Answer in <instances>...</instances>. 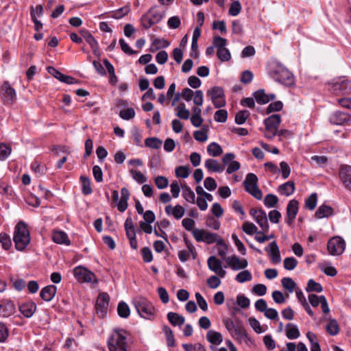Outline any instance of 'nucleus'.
Wrapping results in <instances>:
<instances>
[{"instance_id": "1", "label": "nucleus", "mask_w": 351, "mask_h": 351, "mask_svg": "<svg viewBox=\"0 0 351 351\" xmlns=\"http://www.w3.org/2000/svg\"><path fill=\"white\" fill-rule=\"evenodd\" d=\"M268 73L276 82L283 85L290 86L294 83L293 75L278 62L270 63Z\"/></svg>"}, {"instance_id": "2", "label": "nucleus", "mask_w": 351, "mask_h": 351, "mask_svg": "<svg viewBox=\"0 0 351 351\" xmlns=\"http://www.w3.org/2000/svg\"><path fill=\"white\" fill-rule=\"evenodd\" d=\"M13 240L15 247L19 251H23L30 242V234L26 224L21 221L14 228Z\"/></svg>"}, {"instance_id": "3", "label": "nucleus", "mask_w": 351, "mask_h": 351, "mask_svg": "<svg viewBox=\"0 0 351 351\" xmlns=\"http://www.w3.org/2000/svg\"><path fill=\"white\" fill-rule=\"evenodd\" d=\"M108 348L110 351H128L129 344L125 331L114 330L108 339Z\"/></svg>"}, {"instance_id": "4", "label": "nucleus", "mask_w": 351, "mask_h": 351, "mask_svg": "<svg viewBox=\"0 0 351 351\" xmlns=\"http://www.w3.org/2000/svg\"><path fill=\"white\" fill-rule=\"evenodd\" d=\"M258 177L253 173L247 174L243 185L245 190L254 198L260 200L263 197L262 191L258 187Z\"/></svg>"}, {"instance_id": "5", "label": "nucleus", "mask_w": 351, "mask_h": 351, "mask_svg": "<svg viewBox=\"0 0 351 351\" xmlns=\"http://www.w3.org/2000/svg\"><path fill=\"white\" fill-rule=\"evenodd\" d=\"M328 90L335 95H348L351 93V81L340 77L328 84Z\"/></svg>"}, {"instance_id": "6", "label": "nucleus", "mask_w": 351, "mask_h": 351, "mask_svg": "<svg viewBox=\"0 0 351 351\" xmlns=\"http://www.w3.org/2000/svg\"><path fill=\"white\" fill-rule=\"evenodd\" d=\"M134 306L141 317L147 319H150L153 317L154 308L147 299L139 298L134 302Z\"/></svg>"}, {"instance_id": "7", "label": "nucleus", "mask_w": 351, "mask_h": 351, "mask_svg": "<svg viewBox=\"0 0 351 351\" xmlns=\"http://www.w3.org/2000/svg\"><path fill=\"white\" fill-rule=\"evenodd\" d=\"M193 236L197 242H205L207 244L217 243L219 239H221L217 233L209 232L199 228L193 230Z\"/></svg>"}, {"instance_id": "8", "label": "nucleus", "mask_w": 351, "mask_h": 351, "mask_svg": "<svg viewBox=\"0 0 351 351\" xmlns=\"http://www.w3.org/2000/svg\"><path fill=\"white\" fill-rule=\"evenodd\" d=\"M110 296L107 293H101L99 294L95 303V311L97 316L100 318L104 317L108 312L109 306Z\"/></svg>"}, {"instance_id": "9", "label": "nucleus", "mask_w": 351, "mask_h": 351, "mask_svg": "<svg viewBox=\"0 0 351 351\" xmlns=\"http://www.w3.org/2000/svg\"><path fill=\"white\" fill-rule=\"evenodd\" d=\"M345 247V241L339 237H332L328 241L327 245L328 251L332 256L341 254L344 252Z\"/></svg>"}, {"instance_id": "10", "label": "nucleus", "mask_w": 351, "mask_h": 351, "mask_svg": "<svg viewBox=\"0 0 351 351\" xmlns=\"http://www.w3.org/2000/svg\"><path fill=\"white\" fill-rule=\"evenodd\" d=\"M207 95L210 96L212 102L216 108H219L226 105L224 91L221 87H213L208 90Z\"/></svg>"}, {"instance_id": "11", "label": "nucleus", "mask_w": 351, "mask_h": 351, "mask_svg": "<svg viewBox=\"0 0 351 351\" xmlns=\"http://www.w3.org/2000/svg\"><path fill=\"white\" fill-rule=\"evenodd\" d=\"M2 94L1 99L5 104H12L16 99L15 89L12 88L8 82H4L1 86Z\"/></svg>"}, {"instance_id": "12", "label": "nucleus", "mask_w": 351, "mask_h": 351, "mask_svg": "<svg viewBox=\"0 0 351 351\" xmlns=\"http://www.w3.org/2000/svg\"><path fill=\"white\" fill-rule=\"evenodd\" d=\"M73 274L81 282H91L95 279V275L93 272L81 266L74 268Z\"/></svg>"}, {"instance_id": "13", "label": "nucleus", "mask_w": 351, "mask_h": 351, "mask_svg": "<svg viewBox=\"0 0 351 351\" xmlns=\"http://www.w3.org/2000/svg\"><path fill=\"white\" fill-rule=\"evenodd\" d=\"M339 177L346 189L351 192V166L341 165L339 169Z\"/></svg>"}, {"instance_id": "14", "label": "nucleus", "mask_w": 351, "mask_h": 351, "mask_svg": "<svg viewBox=\"0 0 351 351\" xmlns=\"http://www.w3.org/2000/svg\"><path fill=\"white\" fill-rule=\"evenodd\" d=\"M329 120L334 125L350 124L351 117L346 112L336 111L330 116Z\"/></svg>"}, {"instance_id": "15", "label": "nucleus", "mask_w": 351, "mask_h": 351, "mask_svg": "<svg viewBox=\"0 0 351 351\" xmlns=\"http://www.w3.org/2000/svg\"><path fill=\"white\" fill-rule=\"evenodd\" d=\"M226 262L232 269L235 271L245 269L248 265L247 261L246 259H240L235 255L226 258Z\"/></svg>"}, {"instance_id": "16", "label": "nucleus", "mask_w": 351, "mask_h": 351, "mask_svg": "<svg viewBox=\"0 0 351 351\" xmlns=\"http://www.w3.org/2000/svg\"><path fill=\"white\" fill-rule=\"evenodd\" d=\"M265 251L270 255L271 261L274 264H278L280 262V252L276 241H274L271 242L269 245L265 248Z\"/></svg>"}, {"instance_id": "17", "label": "nucleus", "mask_w": 351, "mask_h": 351, "mask_svg": "<svg viewBox=\"0 0 351 351\" xmlns=\"http://www.w3.org/2000/svg\"><path fill=\"white\" fill-rule=\"evenodd\" d=\"M299 202L296 199H291L289 202L287 207V223L291 225L298 214Z\"/></svg>"}, {"instance_id": "18", "label": "nucleus", "mask_w": 351, "mask_h": 351, "mask_svg": "<svg viewBox=\"0 0 351 351\" xmlns=\"http://www.w3.org/2000/svg\"><path fill=\"white\" fill-rule=\"evenodd\" d=\"M256 102L261 105L269 103L276 99V95L273 93L266 94L264 89H259L253 93Z\"/></svg>"}, {"instance_id": "19", "label": "nucleus", "mask_w": 351, "mask_h": 351, "mask_svg": "<svg viewBox=\"0 0 351 351\" xmlns=\"http://www.w3.org/2000/svg\"><path fill=\"white\" fill-rule=\"evenodd\" d=\"M281 118L279 114H273L264 120L266 130L277 131Z\"/></svg>"}, {"instance_id": "20", "label": "nucleus", "mask_w": 351, "mask_h": 351, "mask_svg": "<svg viewBox=\"0 0 351 351\" xmlns=\"http://www.w3.org/2000/svg\"><path fill=\"white\" fill-rule=\"evenodd\" d=\"M56 291V286L52 285H47L41 289L40 296L43 300L49 302L54 298Z\"/></svg>"}, {"instance_id": "21", "label": "nucleus", "mask_w": 351, "mask_h": 351, "mask_svg": "<svg viewBox=\"0 0 351 351\" xmlns=\"http://www.w3.org/2000/svg\"><path fill=\"white\" fill-rule=\"evenodd\" d=\"M15 312V305L10 301L4 302L0 304V317H8Z\"/></svg>"}, {"instance_id": "22", "label": "nucleus", "mask_w": 351, "mask_h": 351, "mask_svg": "<svg viewBox=\"0 0 351 351\" xmlns=\"http://www.w3.org/2000/svg\"><path fill=\"white\" fill-rule=\"evenodd\" d=\"M36 310V304L34 302H27L19 306L20 312L27 318L31 317Z\"/></svg>"}, {"instance_id": "23", "label": "nucleus", "mask_w": 351, "mask_h": 351, "mask_svg": "<svg viewBox=\"0 0 351 351\" xmlns=\"http://www.w3.org/2000/svg\"><path fill=\"white\" fill-rule=\"evenodd\" d=\"M80 32L82 36L90 45V47L93 51L94 54L97 55V52L99 51L97 41L95 39L93 35L88 30L82 29Z\"/></svg>"}, {"instance_id": "24", "label": "nucleus", "mask_w": 351, "mask_h": 351, "mask_svg": "<svg viewBox=\"0 0 351 351\" xmlns=\"http://www.w3.org/2000/svg\"><path fill=\"white\" fill-rule=\"evenodd\" d=\"M165 212L167 215H172L176 219H179L184 216V208L179 204L174 207L168 205L165 207Z\"/></svg>"}, {"instance_id": "25", "label": "nucleus", "mask_w": 351, "mask_h": 351, "mask_svg": "<svg viewBox=\"0 0 351 351\" xmlns=\"http://www.w3.org/2000/svg\"><path fill=\"white\" fill-rule=\"evenodd\" d=\"M53 241L58 244L69 245L71 242L67 234L63 231H53L52 234Z\"/></svg>"}, {"instance_id": "26", "label": "nucleus", "mask_w": 351, "mask_h": 351, "mask_svg": "<svg viewBox=\"0 0 351 351\" xmlns=\"http://www.w3.org/2000/svg\"><path fill=\"white\" fill-rule=\"evenodd\" d=\"M205 167L209 171L213 172H221L224 170V166L215 159H207L205 161Z\"/></svg>"}, {"instance_id": "27", "label": "nucleus", "mask_w": 351, "mask_h": 351, "mask_svg": "<svg viewBox=\"0 0 351 351\" xmlns=\"http://www.w3.org/2000/svg\"><path fill=\"white\" fill-rule=\"evenodd\" d=\"M169 46V43L165 38H154L152 42L149 50L152 52H155L160 49L167 48Z\"/></svg>"}, {"instance_id": "28", "label": "nucleus", "mask_w": 351, "mask_h": 351, "mask_svg": "<svg viewBox=\"0 0 351 351\" xmlns=\"http://www.w3.org/2000/svg\"><path fill=\"white\" fill-rule=\"evenodd\" d=\"M286 335L289 339H295L300 335L298 326L292 323L286 325Z\"/></svg>"}, {"instance_id": "29", "label": "nucleus", "mask_w": 351, "mask_h": 351, "mask_svg": "<svg viewBox=\"0 0 351 351\" xmlns=\"http://www.w3.org/2000/svg\"><path fill=\"white\" fill-rule=\"evenodd\" d=\"M235 339L241 341L243 339L249 340L250 337L247 333L246 330L242 325H237L233 331V335H231Z\"/></svg>"}, {"instance_id": "30", "label": "nucleus", "mask_w": 351, "mask_h": 351, "mask_svg": "<svg viewBox=\"0 0 351 351\" xmlns=\"http://www.w3.org/2000/svg\"><path fill=\"white\" fill-rule=\"evenodd\" d=\"M295 184L293 181H288L278 187V191L281 195L289 196L293 193Z\"/></svg>"}, {"instance_id": "31", "label": "nucleus", "mask_w": 351, "mask_h": 351, "mask_svg": "<svg viewBox=\"0 0 351 351\" xmlns=\"http://www.w3.org/2000/svg\"><path fill=\"white\" fill-rule=\"evenodd\" d=\"M167 319L169 322L174 326H180L184 324L185 322V318L182 315L173 312H169L167 314Z\"/></svg>"}, {"instance_id": "32", "label": "nucleus", "mask_w": 351, "mask_h": 351, "mask_svg": "<svg viewBox=\"0 0 351 351\" xmlns=\"http://www.w3.org/2000/svg\"><path fill=\"white\" fill-rule=\"evenodd\" d=\"M206 339L213 345H219L223 341L221 334L215 330H209L206 334Z\"/></svg>"}, {"instance_id": "33", "label": "nucleus", "mask_w": 351, "mask_h": 351, "mask_svg": "<svg viewBox=\"0 0 351 351\" xmlns=\"http://www.w3.org/2000/svg\"><path fill=\"white\" fill-rule=\"evenodd\" d=\"M333 209L332 207L326 205L320 206L315 212V217L318 219L328 217L332 215Z\"/></svg>"}, {"instance_id": "34", "label": "nucleus", "mask_w": 351, "mask_h": 351, "mask_svg": "<svg viewBox=\"0 0 351 351\" xmlns=\"http://www.w3.org/2000/svg\"><path fill=\"white\" fill-rule=\"evenodd\" d=\"M255 220L263 229V232H267L269 230V225L266 213L264 210L263 212H259V215L257 216Z\"/></svg>"}, {"instance_id": "35", "label": "nucleus", "mask_w": 351, "mask_h": 351, "mask_svg": "<svg viewBox=\"0 0 351 351\" xmlns=\"http://www.w3.org/2000/svg\"><path fill=\"white\" fill-rule=\"evenodd\" d=\"M146 13L149 14L154 22L158 23L162 19L165 12H160L158 10V6L154 5L151 7Z\"/></svg>"}, {"instance_id": "36", "label": "nucleus", "mask_w": 351, "mask_h": 351, "mask_svg": "<svg viewBox=\"0 0 351 351\" xmlns=\"http://www.w3.org/2000/svg\"><path fill=\"white\" fill-rule=\"evenodd\" d=\"M207 152L210 156L217 157L223 153V149L218 143L213 142L208 145Z\"/></svg>"}, {"instance_id": "37", "label": "nucleus", "mask_w": 351, "mask_h": 351, "mask_svg": "<svg viewBox=\"0 0 351 351\" xmlns=\"http://www.w3.org/2000/svg\"><path fill=\"white\" fill-rule=\"evenodd\" d=\"M207 263L209 269L213 272L217 271V270L222 267L221 261L214 256H210L208 258Z\"/></svg>"}, {"instance_id": "38", "label": "nucleus", "mask_w": 351, "mask_h": 351, "mask_svg": "<svg viewBox=\"0 0 351 351\" xmlns=\"http://www.w3.org/2000/svg\"><path fill=\"white\" fill-rule=\"evenodd\" d=\"M118 315L122 318H127L130 314L128 305L125 302H120L117 306Z\"/></svg>"}, {"instance_id": "39", "label": "nucleus", "mask_w": 351, "mask_h": 351, "mask_svg": "<svg viewBox=\"0 0 351 351\" xmlns=\"http://www.w3.org/2000/svg\"><path fill=\"white\" fill-rule=\"evenodd\" d=\"M282 286L286 289L289 293H293L296 287L295 281L289 277L283 278L281 280Z\"/></svg>"}, {"instance_id": "40", "label": "nucleus", "mask_w": 351, "mask_h": 351, "mask_svg": "<svg viewBox=\"0 0 351 351\" xmlns=\"http://www.w3.org/2000/svg\"><path fill=\"white\" fill-rule=\"evenodd\" d=\"M176 115L182 119L186 120L190 117L189 110L186 109L185 104L184 103H180L176 107Z\"/></svg>"}, {"instance_id": "41", "label": "nucleus", "mask_w": 351, "mask_h": 351, "mask_svg": "<svg viewBox=\"0 0 351 351\" xmlns=\"http://www.w3.org/2000/svg\"><path fill=\"white\" fill-rule=\"evenodd\" d=\"M323 290L322 286L321 284L315 282L314 280L311 279L308 280L307 286L306 287V291L307 292H317L320 293Z\"/></svg>"}, {"instance_id": "42", "label": "nucleus", "mask_w": 351, "mask_h": 351, "mask_svg": "<svg viewBox=\"0 0 351 351\" xmlns=\"http://www.w3.org/2000/svg\"><path fill=\"white\" fill-rule=\"evenodd\" d=\"M80 180L82 182V193L84 195H89L92 193L93 190L90 186V179L84 176H82L80 177Z\"/></svg>"}, {"instance_id": "43", "label": "nucleus", "mask_w": 351, "mask_h": 351, "mask_svg": "<svg viewBox=\"0 0 351 351\" xmlns=\"http://www.w3.org/2000/svg\"><path fill=\"white\" fill-rule=\"evenodd\" d=\"M182 196L185 199L186 201L190 203H195V195L194 192L187 186H184L182 187Z\"/></svg>"}, {"instance_id": "44", "label": "nucleus", "mask_w": 351, "mask_h": 351, "mask_svg": "<svg viewBox=\"0 0 351 351\" xmlns=\"http://www.w3.org/2000/svg\"><path fill=\"white\" fill-rule=\"evenodd\" d=\"M162 143V141L156 137L147 138L145 141V146L153 149H158Z\"/></svg>"}, {"instance_id": "45", "label": "nucleus", "mask_w": 351, "mask_h": 351, "mask_svg": "<svg viewBox=\"0 0 351 351\" xmlns=\"http://www.w3.org/2000/svg\"><path fill=\"white\" fill-rule=\"evenodd\" d=\"M250 115V112L248 110H241L236 114L235 122L239 125L243 124Z\"/></svg>"}, {"instance_id": "46", "label": "nucleus", "mask_w": 351, "mask_h": 351, "mask_svg": "<svg viewBox=\"0 0 351 351\" xmlns=\"http://www.w3.org/2000/svg\"><path fill=\"white\" fill-rule=\"evenodd\" d=\"M217 56L221 62H227L231 58L230 51L226 47L217 49Z\"/></svg>"}, {"instance_id": "47", "label": "nucleus", "mask_w": 351, "mask_h": 351, "mask_svg": "<svg viewBox=\"0 0 351 351\" xmlns=\"http://www.w3.org/2000/svg\"><path fill=\"white\" fill-rule=\"evenodd\" d=\"M252 278L251 273L248 270H244L239 272L235 278V280L240 282L243 283L246 281H250Z\"/></svg>"}, {"instance_id": "48", "label": "nucleus", "mask_w": 351, "mask_h": 351, "mask_svg": "<svg viewBox=\"0 0 351 351\" xmlns=\"http://www.w3.org/2000/svg\"><path fill=\"white\" fill-rule=\"evenodd\" d=\"M130 173L132 176V178L139 184L145 183L147 181L146 176L140 171L131 169Z\"/></svg>"}, {"instance_id": "49", "label": "nucleus", "mask_w": 351, "mask_h": 351, "mask_svg": "<svg viewBox=\"0 0 351 351\" xmlns=\"http://www.w3.org/2000/svg\"><path fill=\"white\" fill-rule=\"evenodd\" d=\"M278 202V198L273 194H268L264 199V204L268 208L274 207Z\"/></svg>"}, {"instance_id": "50", "label": "nucleus", "mask_w": 351, "mask_h": 351, "mask_svg": "<svg viewBox=\"0 0 351 351\" xmlns=\"http://www.w3.org/2000/svg\"><path fill=\"white\" fill-rule=\"evenodd\" d=\"M317 197L315 193H312L305 201V207L310 210H313L317 205Z\"/></svg>"}, {"instance_id": "51", "label": "nucleus", "mask_w": 351, "mask_h": 351, "mask_svg": "<svg viewBox=\"0 0 351 351\" xmlns=\"http://www.w3.org/2000/svg\"><path fill=\"white\" fill-rule=\"evenodd\" d=\"M141 23L142 27L145 29H149L152 25L156 24V23L154 22V21H152L150 16H149V14H147V13L144 14L141 16Z\"/></svg>"}, {"instance_id": "52", "label": "nucleus", "mask_w": 351, "mask_h": 351, "mask_svg": "<svg viewBox=\"0 0 351 351\" xmlns=\"http://www.w3.org/2000/svg\"><path fill=\"white\" fill-rule=\"evenodd\" d=\"M217 245L218 246V254L222 258L226 260V258H228V257H226L228 247L222 238L219 239V241L217 242Z\"/></svg>"}, {"instance_id": "53", "label": "nucleus", "mask_w": 351, "mask_h": 351, "mask_svg": "<svg viewBox=\"0 0 351 351\" xmlns=\"http://www.w3.org/2000/svg\"><path fill=\"white\" fill-rule=\"evenodd\" d=\"M327 332L331 335H336L338 334L339 328L335 319L330 320L326 326Z\"/></svg>"}, {"instance_id": "54", "label": "nucleus", "mask_w": 351, "mask_h": 351, "mask_svg": "<svg viewBox=\"0 0 351 351\" xmlns=\"http://www.w3.org/2000/svg\"><path fill=\"white\" fill-rule=\"evenodd\" d=\"M242 229L249 235H252L258 232L257 227L254 223L248 221H245L243 223Z\"/></svg>"}, {"instance_id": "55", "label": "nucleus", "mask_w": 351, "mask_h": 351, "mask_svg": "<svg viewBox=\"0 0 351 351\" xmlns=\"http://www.w3.org/2000/svg\"><path fill=\"white\" fill-rule=\"evenodd\" d=\"M163 331L167 337V346L169 347H173L174 346V337L172 330L167 326L163 327Z\"/></svg>"}, {"instance_id": "56", "label": "nucleus", "mask_w": 351, "mask_h": 351, "mask_svg": "<svg viewBox=\"0 0 351 351\" xmlns=\"http://www.w3.org/2000/svg\"><path fill=\"white\" fill-rule=\"evenodd\" d=\"M206 224L208 227L215 230H219L221 226L220 221L215 219L213 216H208L206 217Z\"/></svg>"}, {"instance_id": "57", "label": "nucleus", "mask_w": 351, "mask_h": 351, "mask_svg": "<svg viewBox=\"0 0 351 351\" xmlns=\"http://www.w3.org/2000/svg\"><path fill=\"white\" fill-rule=\"evenodd\" d=\"M155 184L159 189H163L167 187L169 184L168 179L162 176H158L154 179Z\"/></svg>"}, {"instance_id": "58", "label": "nucleus", "mask_w": 351, "mask_h": 351, "mask_svg": "<svg viewBox=\"0 0 351 351\" xmlns=\"http://www.w3.org/2000/svg\"><path fill=\"white\" fill-rule=\"evenodd\" d=\"M298 265V261L293 257H287L284 260V267L287 270L294 269Z\"/></svg>"}, {"instance_id": "59", "label": "nucleus", "mask_w": 351, "mask_h": 351, "mask_svg": "<svg viewBox=\"0 0 351 351\" xmlns=\"http://www.w3.org/2000/svg\"><path fill=\"white\" fill-rule=\"evenodd\" d=\"M283 104L280 101H274L271 103L267 108V114L271 113L273 112H278L282 109Z\"/></svg>"}, {"instance_id": "60", "label": "nucleus", "mask_w": 351, "mask_h": 351, "mask_svg": "<svg viewBox=\"0 0 351 351\" xmlns=\"http://www.w3.org/2000/svg\"><path fill=\"white\" fill-rule=\"evenodd\" d=\"M241 10V5L239 1H234L231 4L230 9L228 10V13L231 16H237Z\"/></svg>"}, {"instance_id": "61", "label": "nucleus", "mask_w": 351, "mask_h": 351, "mask_svg": "<svg viewBox=\"0 0 351 351\" xmlns=\"http://www.w3.org/2000/svg\"><path fill=\"white\" fill-rule=\"evenodd\" d=\"M228 118V112L226 110H218L215 112L214 119L216 121L224 123Z\"/></svg>"}, {"instance_id": "62", "label": "nucleus", "mask_w": 351, "mask_h": 351, "mask_svg": "<svg viewBox=\"0 0 351 351\" xmlns=\"http://www.w3.org/2000/svg\"><path fill=\"white\" fill-rule=\"evenodd\" d=\"M11 147L4 143L0 144V160H3L11 154Z\"/></svg>"}, {"instance_id": "63", "label": "nucleus", "mask_w": 351, "mask_h": 351, "mask_svg": "<svg viewBox=\"0 0 351 351\" xmlns=\"http://www.w3.org/2000/svg\"><path fill=\"white\" fill-rule=\"evenodd\" d=\"M119 116L124 120H129L134 117L135 111L133 108H127L120 111Z\"/></svg>"}, {"instance_id": "64", "label": "nucleus", "mask_w": 351, "mask_h": 351, "mask_svg": "<svg viewBox=\"0 0 351 351\" xmlns=\"http://www.w3.org/2000/svg\"><path fill=\"white\" fill-rule=\"evenodd\" d=\"M176 175L177 177L186 178L189 176V169L186 166H179L176 169Z\"/></svg>"}]
</instances>
